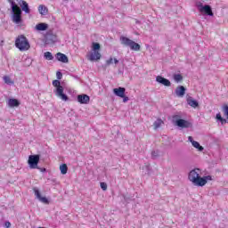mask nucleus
Segmentation results:
<instances>
[{
  "mask_svg": "<svg viewBox=\"0 0 228 228\" xmlns=\"http://www.w3.org/2000/svg\"><path fill=\"white\" fill-rule=\"evenodd\" d=\"M176 126L182 128H188V127H191V123L184 119H178L176 120Z\"/></svg>",
  "mask_w": 228,
  "mask_h": 228,
  "instance_id": "nucleus-12",
  "label": "nucleus"
},
{
  "mask_svg": "<svg viewBox=\"0 0 228 228\" xmlns=\"http://www.w3.org/2000/svg\"><path fill=\"white\" fill-rule=\"evenodd\" d=\"M113 61H114V63L117 65V63H118V60H117V59H113Z\"/></svg>",
  "mask_w": 228,
  "mask_h": 228,
  "instance_id": "nucleus-35",
  "label": "nucleus"
},
{
  "mask_svg": "<svg viewBox=\"0 0 228 228\" xmlns=\"http://www.w3.org/2000/svg\"><path fill=\"white\" fill-rule=\"evenodd\" d=\"M55 58L58 61H61V63H69V57L65 53H57Z\"/></svg>",
  "mask_w": 228,
  "mask_h": 228,
  "instance_id": "nucleus-13",
  "label": "nucleus"
},
{
  "mask_svg": "<svg viewBox=\"0 0 228 228\" xmlns=\"http://www.w3.org/2000/svg\"><path fill=\"white\" fill-rule=\"evenodd\" d=\"M15 45L17 49L20 51H28L29 47H31L28 37H26L24 35L18 36L15 40Z\"/></svg>",
  "mask_w": 228,
  "mask_h": 228,
  "instance_id": "nucleus-4",
  "label": "nucleus"
},
{
  "mask_svg": "<svg viewBox=\"0 0 228 228\" xmlns=\"http://www.w3.org/2000/svg\"><path fill=\"white\" fill-rule=\"evenodd\" d=\"M56 76H57V79H61V77H63V75L60 71L56 72Z\"/></svg>",
  "mask_w": 228,
  "mask_h": 228,
  "instance_id": "nucleus-30",
  "label": "nucleus"
},
{
  "mask_svg": "<svg viewBox=\"0 0 228 228\" xmlns=\"http://www.w3.org/2000/svg\"><path fill=\"white\" fill-rule=\"evenodd\" d=\"M200 12L201 13H206V15H209V17H213V10L210 5H204L200 8Z\"/></svg>",
  "mask_w": 228,
  "mask_h": 228,
  "instance_id": "nucleus-10",
  "label": "nucleus"
},
{
  "mask_svg": "<svg viewBox=\"0 0 228 228\" xmlns=\"http://www.w3.org/2000/svg\"><path fill=\"white\" fill-rule=\"evenodd\" d=\"M3 79L6 85H13V81L12 80L10 76H4Z\"/></svg>",
  "mask_w": 228,
  "mask_h": 228,
  "instance_id": "nucleus-25",
  "label": "nucleus"
},
{
  "mask_svg": "<svg viewBox=\"0 0 228 228\" xmlns=\"http://www.w3.org/2000/svg\"><path fill=\"white\" fill-rule=\"evenodd\" d=\"M37 169L40 170V172H45V167H41V168L38 167Z\"/></svg>",
  "mask_w": 228,
  "mask_h": 228,
  "instance_id": "nucleus-34",
  "label": "nucleus"
},
{
  "mask_svg": "<svg viewBox=\"0 0 228 228\" xmlns=\"http://www.w3.org/2000/svg\"><path fill=\"white\" fill-rule=\"evenodd\" d=\"M202 171H200V168H195L193 170H191L189 173V181H191V183H192V184L194 186H206V184H208V181H213V176L211 175H207L204 177H201Z\"/></svg>",
  "mask_w": 228,
  "mask_h": 228,
  "instance_id": "nucleus-1",
  "label": "nucleus"
},
{
  "mask_svg": "<svg viewBox=\"0 0 228 228\" xmlns=\"http://www.w3.org/2000/svg\"><path fill=\"white\" fill-rule=\"evenodd\" d=\"M157 83H159L160 85H163L164 86H172V83L170 80L161 77V76H157L156 77Z\"/></svg>",
  "mask_w": 228,
  "mask_h": 228,
  "instance_id": "nucleus-9",
  "label": "nucleus"
},
{
  "mask_svg": "<svg viewBox=\"0 0 228 228\" xmlns=\"http://www.w3.org/2000/svg\"><path fill=\"white\" fill-rule=\"evenodd\" d=\"M187 104L191 106V108H199V102L194 100L191 96L187 98Z\"/></svg>",
  "mask_w": 228,
  "mask_h": 228,
  "instance_id": "nucleus-17",
  "label": "nucleus"
},
{
  "mask_svg": "<svg viewBox=\"0 0 228 228\" xmlns=\"http://www.w3.org/2000/svg\"><path fill=\"white\" fill-rule=\"evenodd\" d=\"M216 118L221 122L222 125L227 124V119L222 118V114L217 113Z\"/></svg>",
  "mask_w": 228,
  "mask_h": 228,
  "instance_id": "nucleus-24",
  "label": "nucleus"
},
{
  "mask_svg": "<svg viewBox=\"0 0 228 228\" xmlns=\"http://www.w3.org/2000/svg\"><path fill=\"white\" fill-rule=\"evenodd\" d=\"M60 170H61V174H62V175H65V174L69 172V167H67V164H61L60 166Z\"/></svg>",
  "mask_w": 228,
  "mask_h": 228,
  "instance_id": "nucleus-23",
  "label": "nucleus"
},
{
  "mask_svg": "<svg viewBox=\"0 0 228 228\" xmlns=\"http://www.w3.org/2000/svg\"><path fill=\"white\" fill-rule=\"evenodd\" d=\"M120 40H121V44H123V45H126V47H130V49L132 51H140V49H141L140 45H138L136 42L129 39V37H121Z\"/></svg>",
  "mask_w": 228,
  "mask_h": 228,
  "instance_id": "nucleus-6",
  "label": "nucleus"
},
{
  "mask_svg": "<svg viewBox=\"0 0 228 228\" xmlns=\"http://www.w3.org/2000/svg\"><path fill=\"white\" fill-rule=\"evenodd\" d=\"M28 163L30 168H38V163H40V155H30L28 157Z\"/></svg>",
  "mask_w": 228,
  "mask_h": 228,
  "instance_id": "nucleus-7",
  "label": "nucleus"
},
{
  "mask_svg": "<svg viewBox=\"0 0 228 228\" xmlns=\"http://www.w3.org/2000/svg\"><path fill=\"white\" fill-rule=\"evenodd\" d=\"M174 79L175 81H176V83H179L183 79V75L175 74L174 75Z\"/></svg>",
  "mask_w": 228,
  "mask_h": 228,
  "instance_id": "nucleus-27",
  "label": "nucleus"
},
{
  "mask_svg": "<svg viewBox=\"0 0 228 228\" xmlns=\"http://www.w3.org/2000/svg\"><path fill=\"white\" fill-rule=\"evenodd\" d=\"M173 118H179V115L173 116Z\"/></svg>",
  "mask_w": 228,
  "mask_h": 228,
  "instance_id": "nucleus-36",
  "label": "nucleus"
},
{
  "mask_svg": "<svg viewBox=\"0 0 228 228\" xmlns=\"http://www.w3.org/2000/svg\"><path fill=\"white\" fill-rule=\"evenodd\" d=\"M100 186H101L102 190H103V191H106V190H108V184L104 182H102L100 183Z\"/></svg>",
  "mask_w": 228,
  "mask_h": 228,
  "instance_id": "nucleus-28",
  "label": "nucleus"
},
{
  "mask_svg": "<svg viewBox=\"0 0 228 228\" xmlns=\"http://www.w3.org/2000/svg\"><path fill=\"white\" fill-rule=\"evenodd\" d=\"M8 106L9 108H19V106H20V102L15 98H11L8 101Z\"/></svg>",
  "mask_w": 228,
  "mask_h": 228,
  "instance_id": "nucleus-15",
  "label": "nucleus"
},
{
  "mask_svg": "<svg viewBox=\"0 0 228 228\" xmlns=\"http://www.w3.org/2000/svg\"><path fill=\"white\" fill-rule=\"evenodd\" d=\"M38 12L40 13V15H47V13H49V9H47V7H45V5H39L38 6Z\"/></svg>",
  "mask_w": 228,
  "mask_h": 228,
  "instance_id": "nucleus-20",
  "label": "nucleus"
},
{
  "mask_svg": "<svg viewBox=\"0 0 228 228\" xmlns=\"http://www.w3.org/2000/svg\"><path fill=\"white\" fill-rule=\"evenodd\" d=\"M154 154H155V152L153 151V152H152V156H154Z\"/></svg>",
  "mask_w": 228,
  "mask_h": 228,
  "instance_id": "nucleus-37",
  "label": "nucleus"
},
{
  "mask_svg": "<svg viewBox=\"0 0 228 228\" xmlns=\"http://www.w3.org/2000/svg\"><path fill=\"white\" fill-rule=\"evenodd\" d=\"M77 99L80 104H88L90 102V96L88 94H79Z\"/></svg>",
  "mask_w": 228,
  "mask_h": 228,
  "instance_id": "nucleus-11",
  "label": "nucleus"
},
{
  "mask_svg": "<svg viewBox=\"0 0 228 228\" xmlns=\"http://www.w3.org/2000/svg\"><path fill=\"white\" fill-rule=\"evenodd\" d=\"M175 93L177 97H184V94H186V88L183 86H178Z\"/></svg>",
  "mask_w": 228,
  "mask_h": 228,
  "instance_id": "nucleus-14",
  "label": "nucleus"
},
{
  "mask_svg": "<svg viewBox=\"0 0 228 228\" xmlns=\"http://www.w3.org/2000/svg\"><path fill=\"white\" fill-rule=\"evenodd\" d=\"M111 63H113V58L110 57L109 60L106 61V65H111Z\"/></svg>",
  "mask_w": 228,
  "mask_h": 228,
  "instance_id": "nucleus-29",
  "label": "nucleus"
},
{
  "mask_svg": "<svg viewBox=\"0 0 228 228\" xmlns=\"http://www.w3.org/2000/svg\"><path fill=\"white\" fill-rule=\"evenodd\" d=\"M188 140H189V142H191V144L193 143V142H195V141H193V137H191V136H189Z\"/></svg>",
  "mask_w": 228,
  "mask_h": 228,
  "instance_id": "nucleus-33",
  "label": "nucleus"
},
{
  "mask_svg": "<svg viewBox=\"0 0 228 228\" xmlns=\"http://www.w3.org/2000/svg\"><path fill=\"white\" fill-rule=\"evenodd\" d=\"M44 56L45 60H48V61L54 60V57L53 56V53H51V52L45 53Z\"/></svg>",
  "mask_w": 228,
  "mask_h": 228,
  "instance_id": "nucleus-26",
  "label": "nucleus"
},
{
  "mask_svg": "<svg viewBox=\"0 0 228 228\" xmlns=\"http://www.w3.org/2000/svg\"><path fill=\"white\" fill-rule=\"evenodd\" d=\"M48 28L49 25L47 23H38L36 25L37 31H46Z\"/></svg>",
  "mask_w": 228,
  "mask_h": 228,
  "instance_id": "nucleus-18",
  "label": "nucleus"
},
{
  "mask_svg": "<svg viewBox=\"0 0 228 228\" xmlns=\"http://www.w3.org/2000/svg\"><path fill=\"white\" fill-rule=\"evenodd\" d=\"M113 92L118 97H124L126 95V88L124 87L114 88Z\"/></svg>",
  "mask_w": 228,
  "mask_h": 228,
  "instance_id": "nucleus-16",
  "label": "nucleus"
},
{
  "mask_svg": "<svg viewBox=\"0 0 228 228\" xmlns=\"http://www.w3.org/2000/svg\"><path fill=\"white\" fill-rule=\"evenodd\" d=\"M53 86L56 88L55 95L61 99V101H69V96L67 94H63V86H61V83L60 80H53Z\"/></svg>",
  "mask_w": 228,
  "mask_h": 228,
  "instance_id": "nucleus-5",
  "label": "nucleus"
},
{
  "mask_svg": "<svg viewBox=\"0 0 228 228\" xmlns=\"http://www.w3.org/2000/svg\"><path fill=\"white\" fill-rule=\"evenodd\" d=\"M9 3L11 4L12 11L13 12L12 22H14V24H20V22H22V10L17 4H15V2H13V0H9Z\"/></svg>",
  "mask_w": 228,
  "mask_h": 228,
  "instance_id": "nucleus-2",
  "label": "nucleus"
},
{
  "mask_svg": "<svg viewBox=\"0 0 228 228\" xmlns=\"http://www.w3.org/2000/svg\"><path fill=\"white\" fill-rule=\"evenodd\" d=\"M191 145H192L195 149H197L198 151H200V152H202V151H204V147H202V146L200 145V143H199V142H197V141L192 142Z\"/></svg>",
  "mask_w": 228,
  "mask_h": 228,
  "instance_id": "nucleus-22",
  "label": "nucleus"
},
{
  "mask_svg": "<svg viewBox=\"0 0 228 228\" xmlns=\"http://www.w3.org/2000/svg\"><path fill=\"white\" fill-rule=\"evenodd\" d=\"M92 51L93 52L87 54V60H89V61H99L102 56L101 55V52H99L101 51V45L94 42L92 44Z\"/></svg>",
  "mask_w": 228,
  "mask_h": 228,
  "instance_id": "nucleus-3",
  "label": "nucleus"
},
{
  "mask_svg": "<svg viewBox=\"0 0 228 228\" xmlns=\"http://www.w3.org/2000/svg\"><path fill=\"white\" fill-rule=\"evenodd\" d=\"M163 124H165V122L162 121L161 118H158L154 123H153V127L154 129H159V127L161 126H163Z\"/></svg>",
  "mask_w": 228,
  "mask_h": 228,
  "instance_id": "nucleus-21",
  "label": "nucleus"
},
{
  "mask_svg": "<svg viewBox=\"0 0 228 228\" xmlns=\"http://www.w3.org/2000/svg\"><path fill=\"white\" fill-rule=\"evenodd\" d=\"M121 99H123V102H127V101H129V97L126 96V94H124V97H121Z\"/></svg>",
  "mask_w": 228,
  "mask_h": 228,
  "instance_id": "nucleus-32",
  "label": "nucleus"
},
{
  "mask_svg": "<svg viewBox=\"0 0 228 228\" xmlns=\"http://www.w3.org/2000/svg\"><path fill=\"white\" fill-rule=\"evenodd\" d=\"M33 191H34L37 199H38V200H40V202H43V204H49V200H47V198H45V197H42V194L40 193V191H38V189L34 188Z\"/></svg>",
  "mask_w": 228,
  "mask_h": 228,
  "instance_id": "nucleus-8",
  "label": "nucleus"
},
{
  "mask_svg": "<svg viewBox=\"0 0 228 228\" xmlns=\"http://www.w3.org/2000/svg\"><path fill=\"white\" fill-rule=\"evenodd\" d=\"M20 6L23 12H25V13H29V5L28 4L27 1L21 0L20 2Z\"/></svg>",
  "mask_w": 228,
  "mask_h": 228,
  "instance_id": "nucleus-19",
  "label": "nucleus"
},
{
  "mask_svg": "<svg viewBox=\"0 0 228 228\" xmlns=\"http://www.w3.org/2000/svg\"><path fill=\"white\" fill-rule=\"evenodd\" d=\"M4 227H6V228L12 227V223H10V221L5 222L4 223Z\"/></svg>",
  "mask_w": 228,
  "mask_h": 228,
  "instance_id": "nucleus-31",
  "label": "nucleus"
}]
</instances>
